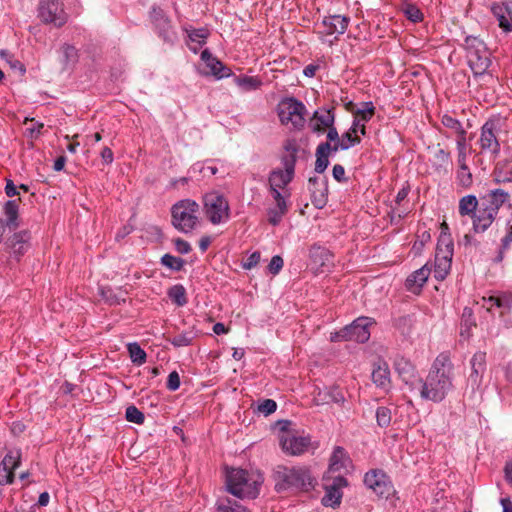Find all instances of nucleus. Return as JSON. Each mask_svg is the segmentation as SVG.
I'll use <instances>...</instances> for the list:
<instances>
[{"label": "nucleus", "mask_w": 512, "mask_h": 512, "mask_svg": "<svg viewBox=\"0 0 512 512\" xmlns=\"http://www.w3.org/2000/svg\"><path fill=\"white\" fill-rule=\"evenodd\" d=\"M454 365L447 353L439 354L423 380L420 379L416 391L422 400L442 402L454 389Z\"/></svg>", "instance_id": "1"}, {"label": "nucleus", "mask_w": 512, "mask_h": 512, "mask_svg": "<svg viewBox=\"0 0 512 512\" xmlns=\"http://www.w3.org/2000/svg\"><path fill=\"white\" fill-rule=\"evenodd\" d=\"M262 482L263 478L260 474L243 469L232 468L226 474L227 490L238 498H256Z\"/></svg>", "instance_id": "2"}, {"label": "nucleus", "mask_w": 512, "mask_h": 512, "mask_svg": "<svg viewBox=\"0 0 512 512\" xmlns=\"http://www.w3.org/2000/svg\"><path fill=\"white\" fill-rule=\"evenodd\" d=\"M275 490L284 492L289 489L309 491L314 487V479L305 467L288 468L279 466L274 473Z\"/></svg>", "instance_id": "3"}, {"label": "nucleus", "mask_w": 512, "mask_h": 512, "mask_svg": "<svg viewBox=\"0 0 512 512\" xmlns=\"http://www.w3.org/2000/svg\"><path fill=\"white\" fill-rule=\"evenodd\" d=\"M467 62L475 77L483 76L491 65L490 52L483 40L467 36L464 42Z\"/></svg>", "instance_id": "4"}, {"label": "nucleus", "mask_w": 512, "mask_h": 512, "mask_svg": "<svg viewBox=\"0 0 512 512\" xmlns=\"http://www.w3.org/2000/svg\"><path fill=\"white\" fill-rule=\"evenodd\" d=\"M199 205L191 199L176 202L171 208L172 224L182 233L191 232L197 225Z\"/></svg>", "instance_id": "5"}, {"label": "nucleus", "mask_w": 512, "mask_h": 512, "mask_svg": "<svg viewBox=\"0 0 512 512\" xmlns=\"http://www.w3.org/2000/svg\"><path fill=\"white\" fill-rule=\"evenodd\" d=\"M203 210L214 225L227 222L230 218L228 200L217 191L208 192L203 196Z\"/></svg>", "instance_id": "6"}, {"label": "nucleus", "mask_w": 512, "mask_h": 512, "mask_svg": "<svg viewBox=\"0 0 512 512\" xmlns=\"http://www.w3.org/2000/svg\"><path fill=\"white\" fill-rule=\"evenodd\" d=\"M277 111L282 124H291L296 129L304 126L306 107L301 101L293 97L284 98L279 102Z\"/></svg>", "instance_id": "7"}, {"label": "nucleus", "mask_w": 512, "mask_h": 512, "mask_svg": "<svg viewBox=\"0 0 512 512\" xmlns=\"http://www.w3.org/2000/svg\"><path fill=\"white\" fill-rule=\"evenodd\" d=\"M372 324V321L368 317H359L353 321L352 324L345 326L338 332L332 333L330 340L336 341H355L358 343H364L368 341L370 332L368 327Z\"/></svg>", "instance_id": "8"}, {"label": "nucleus", "mask_w": 512, "mask_h": 512, "mask_svg": "<svg viewBox=\"0 0 512 512\" xmlns=\"http://www.w3.org/2000/svg\"><path fill=\"white\" fill-rule=\"evenodd\" d=\"M501 130L500 119H489L481 127L479 144L484 152H489L495 158L500 154L499 132Z\"/></svg>", "instance_id": "9"}, {"label": "nucleus", "mask_w": 512, "mask_h": 512, "mask_svg": "<svg viewBox=\"0 0 512 512\" xmlns=\"http://www.w3.org/2000/svg\"><path fill=\"white\" fill-rule=\"evenodd\" d=\"M289 425L290 422L285 421L281 426V434L279 435L280 445L285 453L293 456L300 455L308 449L310 438L289 430Z\"/></svg>", "instance_id": "10"}, {"label": "nucleus", "mask_w": 512, "mask_h": 512, "mask_svg": "<svg viewBox=\"0 0 512 512\" xmlns=\"http://www.w3.org/2000/svg\"><path fill=\"white\" fill-rule=\"evenodd\" d=\"M38 16L44 23L53 24L55 27L63 26L68 20L60 0H40Z\"/></svg>", "instance_id": "11"}, {"label": "nucleus", "mask_w": 512, "mask_h": 512, "mask_svg": "<svg viewBox=\"0 0 512 512\" xmlns=\"http://www.w3.org/2000/svg\"><path fill=\"white\" fill-rule=\"evenodd\" d=\"M364 483L381 498H388L393 493L391 481L382 470H371L367 472L364 476Z\"/></svg>", "instance_id": "12"}, {"label": "nucleus", "mask_w": 512, "mask_h": 512, "mask_svg": "<svg viewBox=\"0 0 512 512\" xmlns=\"http://www.w3.org/2000/svg\"><path fill=\"white\" fill-rule=\"evenodd\" d=\"M394 369L409 391L414 393L421 377L411 361L403 356H397L394 360Z\"/></svg>", "instance_id": "13"}, {"label": "nucleus", "mask_w": 512, "mask_h": 512, "mask_svg": "<svg viewBox=\"0 0 512 512\" xmlns=\"http://www.w3.org/2000/svg\"><path fill=\"white\" fill-rule=\"evenodd\" d=\"M471 372L467 378V389L471 393L479 391L482 385L483 374L486 371V353L476 352L470 360Z\"/></svg>", "instance_id": "14"}, {"label": "nucleus", "mask_w": 512, "mask_h": 512, "mask_svg": "<svg viewBox=\"0 0 512 512\" xmlns=\"http://www.w3.org/2000/svg\"><path fill=\"white\" fill-rule=\"evenodd\" d=\"M282 165L284 170L275 169L269 175L270 190L284 189L294 177L295 167L293 158H282Z\"/></svg>", "instance_id": "15"}, {"label": "nucleus", "mask_w": 512, "mask_h": 512, "mask_svg": "<svg viewBox=\"0 0 512 512\" xmlns=\"http://www.w3.org/2000/svg\"><path fill=\"white\" fill-rule=\"evenodd\" d=\"M442 240L439 241L435 255L434 276L437 280H444L451 268L453 244L451 242L442 248Z\"/></svg>", "instance_id": "16"}, {"label": "nucleus", "mask_w": 512, "mask_h": 512, "mask_svg": "<svg viewBox=\"0 0 512 512\" xmlns=\"http://www.w3.org/2000/svg\"><path fill=\"white\" fill-rule=\"evenodd\" d=\"M21 452L10 450L0 464V485H9L14 481V470L20 466Z\"/></svg>", "instance_id": "17"}, {"label": "nucleus", "mask_w": 512, "mask_h": 512, "mask_svg": "<svg viewBox=\"0 0 512 512\" xmlns=\"http://www.w3.org/2000/svg\"><path fill=\"white\" fill-rule=\"evenodd\" d=\"M348 482L346 478L338 476L333 479L332 484L325 486V495L322 498V504L326 507H337L341 503V488L346 487Z\"/></svg>", "instance_id": "18"}, {"label": "nucleus", "mask_w": 512, "mask_h": 512, "mask_svg": "<svg viewBox=\"0 0 512 512\" xmlns=\"http://www.w3.org/2000/svg\"><path fill=\"white\" fill-rule=\"evenodd\" d=\"M333 110V108L325 107L317 109L310 120L311 130L315 133H323L325 129L332 126L335 121Z\"/></svg>", "instance_id": "19"}, {"label": "nucleus", "mask_w": 512, "mask_h": 512, "mask_svg": "<svg viewBox=\"0 0 512 512\" xmlns=\"http://www.w3.org/2000/svg\"><path fill=\"white\" fill-rule=\"evenodd\" d=\"M509 201V194L503 189L488 191L481 198V206L497 216L500 207Z\"/></svg>", "instance_id": "20"}, {"label": "nucleus", "mask_w": 512, "mask_h": 512, "mask_svg": "<svg viewBox=\"0 0 512 512\" xmlns=\"http://www.w3.org/2000/svg\"><path fill=\"white\" fill-rule=\"evenodd\" d=\"M493 15L499 22V27L504 32L512 31V0H503L500 4H493L491 7Z\"/></svg>", "instance_id": "21"}, {"label": "nucleus", "mask_w": 512, "mask_h": 512, "mask_svg": "<svg viewBox=\"0 0 512 512\" xmlns=\"http://www.w3.org/2000/svg\"><path fill=\"white\" fill-rule=\"evenodd\" d=\"M350 19L346 16L342 15H330L326 16L322 20V33H325L326 35H332V34H344Z\"/></svg>", "instance_id": "22"}, {"label": "nucleus", "mask_w": 512, "mask_h": 512, "mask_svg": "<svg viewBox=\"0 0 512 512\" xmlns=\"http://www.w3.org/2000/svg\"><path fill=\"white\" fill-rule=\"evenodd\" d=\"M308 190L311 195V201L317 208H322L326 203L327 187L325 182L319 177H310L308 180Z\"/></svg>", "instance_id": "23"}, {"label": "nucleus", "mask_w": 512, "mask_h": 512, "mask_svg": "<svg viewBox=\"0 0 512 512\" xmlns=\"http://www.w3.org/2000/svg\"><path fill=\"white\" fill-rule=\"evenodd\" d=\"M429 275L430 269H428L426 266H423L418 270L414 271L406 279V289L414 294H418L421 291L423 285L428 280Z\"/></svg>", "instance_id": "24"}, {"label": "nucleus", "mask_w": 512, "mask_h": 512, "mask_svg": "<svg viewBox=\"0 0 512 512\" xmlns=\"http://www.w3.org/2000/svg\"><path fill=\"white\" fill-rule=\"evenodd\" d=\"M201 59L205 63L206 67L209 68V73L218 79L229 76V69H227L218 59L213 57L207 49L202 51Z\"/></svg>", "instance_id": "25"}, {"label": "nucleus", "mask_w": 512, "mask_h": 512, "mask_svg": "<svg viewBox=\"0 0 512 512\" xmlns=\"http://www.w3.org/2000/svg\"><path fill=\"white\" fill-rule=\"evenodd\" d=\"M473 229L476 233L486 231L496 218V215L481 206L472 216Z\"/></svg>", "instance_id": "26"}, {"label": "nucleus", "mask_w": 512, "mask_h": 512, "mask_svg": "<svg viewBox=\"0 0 512 512\" xmlns=\"http://www.w3.org/2000/svg\"><path fill=\"white\" fill-rule=\"evenodd\" d=\"M372 381L377 386L384 390L390 387V371L389 367L385 362H379L375 364L372 371Z\"/></svg>", "instance_id": "27"}, {"label": "nucleus", "mask_w": 512, "mask_h": 512, "mask_svg": "<svg viewBox=\"0 0 512 512\" xmlns=\"http://www.w3.org/2000/svg\"><path fill=\"white\" fill-rule=\"evenodd\" d=\"M330 142H323L317 146L315 171L319 174L323 173L329 165V154L332 152Z\"/></svg>", "instance_id": "28"}, {"label": "nucleus", "mask_w": 512, "mask_h": 512, "mask_svg": "<svg viewBox=\"0 0 512 512\" xmlns=\"http://www.w3.org/2000/svg\"><path fill=\"white\" fill-rule=\"evenodd\" d=\"M154 23L159 30V34L165 41H172L174 33L171 30L170 20L165 17L161 12H157L154 16Z\"/></svg>", "instance_id": "29"}, {"label": "nucleus", "mask_w": 512, "mask_h": 512, "mask_svg": "<svg viewBox=\"0 0 512 512\" xmlns=\"http://www.w3.org/2000/svg\"><path fill=\"white\" fill-rule=\"evenodd\" d=\"M29 239L30 235L27 231L15 233L10 240L13 253L17 256L23 255L28 248Z\"/></svg>", "instance_id": "30"}, {"label": "nucleus", "mask_w": 512, "mask_h": 512, "mask_svg": "<svg viewBox=\"0 0 512 512\" xmlns=\"http://www.w3.org/2000/svg\"><path fill=\"white\" fill-rule=\"evenodd\" d=\"M215 508L217 512H250L245 506L228 497L219 498Z\"/></svg>", "instance_id": "31"}, {"label": "nucleus", "mask_w": 512, "mask_h": 512, "mask_svg": "<svg viewBox=\"0 0 512 512\" xmlns=\"http://www.w3.org/2000/svg\"><path fill=\"white\" fill-rule=\"evenodd\" d=\"M310 260L316 267H324L331 258L330 252L323 247L320 246H313L310 249Z\"/></svg>", "instance_id": "32"}, {"label": "nucleus", "mask_w": 512, "mask_h": 512, "mask_svg": "<svg viewBox=\"0 0 512 512\" xmlns=\"http://www.w3.org/2000/svg\"><path fill=\"white\" fill-rule=\"evenodd\" d=\"M360 141H361L360 137H358L357 135H355L353 132H351L349 130L342 135V137L340 138V141H338L332 145V147H333L332 152L335 153L338 150H347L350 147H352L356 144H359Z\"/></svg>", "instance_id": "33"}, {"label": "nucleus", "mask_w": 512, "mask_h": 512, "mask_svg": "<svg viewBox=\"0 0 512 512\" xmlns=\"http://www.w3.org/2000/svg\"><path fill=\"white\" fill-rule=\"evenodd\" d=\"M478 200L474 195H467L459 201V213L462 216H473L477 212Z\"/></svg>", "instance_id": "34"}, {"label": "nucleus", "mask_w": 512, "mask_h": 512, "mask_svg": "<svg viewBox=\"0 0 512 512\" xmlns=\"http://www.w3.org/2000/svg\"><path fill=\"white\" fill-rule=\"evenodd\" d=\"M5 215L7 217L5 226L16 228L18 226V203L16 200H9L4 206Z\"/></svg>", "instance_id": "35"}, {"label": "nucleus", "mask_w": 512, "mask_h": 512, "mask_svg": "<svg viewBox=\"0 0 512 512\" xmlns=\"http://www.w3.org/2000/svg\"><path fill=\"white\" fill-rule=\"evenodd\" d=\"M235 82L243 91L257 90L262 85V81L253 76H240L235 79Z\"/></svg>", "instance_id": "36"}, {"label": "nucleus", "mask_w": 512, "mask_h": 512, "mask_svg": "<svg viewBox=\"0 0 512 512\" xmlns=\"http://www.w3.org/2000/svg\"><path fill=\"white\" fill-rule=\"evenodd\" d=\"M131 361L134 364L142 365L146 361V352L136 342L129 343L127 346Z\"/></svg>", "instance_id": "37"}, {"label": "nucleus", "mask_w": 512, "mask_h": 512, "mask_svg": "<svg viewBox=\"0 0 512 512\" xmlns=\"http://www.w3.org/2000/svg\"><path fill=\"white\" fill-rule=\"evenodd\" d=\"M168 296L178 306H184L187 303L186 290L182 285H174L169 289Z\"/></svg>", "instance_id": "38"}, {"label": "nucleus", "mask_w": 512, "mask_h": 512, "mask_svg": "<svg viewBox=\"0 0 512 512\" xmlns=\"http://www.w3.org/2000/svg\"><path fill=\"white\" fill-rule=\"evenodd\" d=\"M375 107L372 102H365L362 104V108L357 109L354 112V118L361 119L362 123L368 122L374 115Z\"/></svg>", "instance_id": "39"}, {"label": "nucleus", "mask_w": 512, "mask_h": 512, "mask_svg": "<svg viewBox=\"0 0 512 512\" xmlns=\"http://www.w3.org/2000/svg\"><path fill=\"white\" fill-rule=\"evenodd\" d=\"M161 263L173 271H180L182 270L185 261L182 258L175 257L171 254H165L161 258Z\"/></svg>", "instance_id": "40"}, {"label": "nucleus", "mask_w": 512, "mask_h": 512, "mask_svg": "<svg viewBox=\"0 0 512 512\" xmlns=\"http://www.w3.org/2000/svg\"><path fill=\"white\" fill-rule=\"evenodd\" d=\"M441 124L445 128L452 130L456 134H462V131L465 130L462 127L461 122L449 114H444L441 116Z\"/></svg>", "instance_id": "41"}, {"label": "nucleus", "mask_w": 512, "mask_h": 512, "mask_svg": "<svg viewBox=\"0 0 512 512\" xmlns=\"http://www.w3.org/2000/svg\"><path fill=\"white\" fill-rule=\"evenodd\" d=\"M345 458V451L342 447L337 446L334 448L333 454L330 459V469L337 471L340 470L344 464L343 459Z\"/></svg>", "instance_id": "42"}, {"label": "nucleus", "mask_w": 512, "mask_h": 512, "mask_svg": "<svg viewBox=\"0 0 512 512\" xmlns=\"http://www.w3.org/2000/svg\"><path fill=\"white\" fill-rule=\"evenodd\" d=\"M194 339V333L191 331H186L174 336L170 342L174 347H185L192 344Z\"/></svg>", "instance_id": "43"}, {"label": "nucleus", "mask_w": 512, "mask_h": 512, "mask_svg": "<svg viewBox=\"0 0 512 512\" xmlns=\"http://www.w3.org/2000/svg\"><path fill=\"white\" fill-rule=\"evenodd\" d=\"M457 181L460 186L468 188L473 183L472 173L468 166L459 167L457 171Z\"/></svg>", "instance_id": "44"}, {"label": "nucleus", "mask_w": 512, "mask_h": 512, "mask_svg": "<svg viewBox=\"0 0 512 512\" xmlns=\"http://www.w3.org/2000/svg\"><path fill=\"white\" fill-rule=\"evenodd\" d=\"M125 418L128 422L136 424H142L145 420L144 414L133 405L126 408Z\"/></svg>", "instance_id": "45"}, {"label": "nucleus", "mask_w": 512, "mask_h": 512, "mask_svg": "<svg viewBox=\"0 0 512 512\" xmlns=\"http://www.w3.org/2000/svg\"><path fill=\"white\" fill-rule=\"evenodd\" d=\"M376 420L380 427H388L391 423V410L387 407H379L376 411Z\"/></svg>", "instance_id": "46"}, {"label": "nucleus", "mask_w": 512, "mask_h": 512, "mask_svg": "<svg viewBox=\"0 0 512 512\" xmlns=\"http://www.w3.org/2000/svg\"><path fill=\"white\" fill-rule=\"evenodd\" d=\"M288 209H282L277 207H272L268 209V221L273 226L278 225L283 216L287 213Z\"/></svg>", "instance_id": "47"}, {"label": "nucleus", "mask_w": 512, "mask_h": 512, "mask_svg": "<svg viewBox=\"0 0 512 512\" xmlns=\"http://www.w3.org/2000/svg\"><path fill=\"white\" fill-rule=\"evenodd\" d=\"M489 301H494L499 308L512 310V292L504 293L499 297H491Z\"/></svg>", "instance_id": "48"}, {"label": "nucleus", "mask_w": 512, "mask_h": 512, "mask_svg": "<svg viewBox=\"0 0 512 512\" xmlns=\"http://www.w3.org/2000/svg\"><path fill=\"white\" fill-rule=\"evenodd\" d=\"M405 16L412 22L417 23L422 20L423 14L420 9L412 4H407L404 7Z\"/></svg>", "instance_id": "49"}, {"label": "nucleus", "mask_w": 512, "mask_h": 512, "mask_svg": "<svg viewBox=\"0 0 512 512\" xmlns=\"http://www.w3.org/2000/svg\"><path fill=\"white\" fill-rule=\"evenodd\" d=\"M472 310L469 308H464L462 314V323H461V335L465 334L469 335L470 328L474 325L472 319Z\"/></svg>", "instance_id": "50"}, {"label": "nucleus", "mask_w": 512, "mask_h": 512, "mask_svg": "<svg viewBox=\"0 0 512 512\" xmlns=\"http://www.w3.org/2000/svg\"><path fill=\"white\" fill-rule=\"evenodd\" d=\"M276 408L277 404L272 399H265L258 405V411L264 414L265 416L275 412Z\"/></svg>", "instance_id": "51"}, {"label": "nucleus", "mask_w": 512, "mask_h": 512, "mask_svg": "<svg viewBox=\"0 0 512 512\" xmlns=\"http://www.w3.org/2000/svg\"><path fill=\"white\" fill-rule=\"evenodd\" d=\"M284 149L286 151V155H284L282 158H293L294 165L296 164L297 160V153H298V145L294 140H288L286 141L284 145Z\"/></svg>", "instance_id": "52"}, {"label": "nucleus", "mask_w": 512, "mask_h": 512, "mask_svg": "<svg viewBox=\"0 0 512 512\" xmlns=\"http://www.w3.org/2000/svg\"><path fill=\"white\" fill-rule=\"evenodd\" d=\"M208 36L206 29H194L189 33V38L192 42H197L199 45L205 43V39Z\"/></svg>", "instance_id": "53"}, {"label": "nucleus", "mask_w": 512, "mask_h": 512, "mask_svg": "<svg viewBox=\"0 0 512 512\" xmlns=\"http://www.w3.org/2000/svg\"><path fill=\"white\" fill-rule=\"evenodd\" d=\"M271 195L275 201V207L282 208V209H288L286 198L289 197V194L285 195L280 192V190H270Z\"/></svg>", "instance_id": "54"}, {"label": "nucleus", "mask_w": 512, "mask_h": 512, "mask_svg": "<svg viewBox=\"0 0 512 512\" xmlns=\"http://www.w3.org/2000/svg\"><path fill=\"white\" fill-rule=\"evenodd\" d=\"M325 395L328 396V403H343L345 401L344 394L338 388H331L329 390H325Z\"/></svg>", "instance_id": "55"}, {"label": "nucleus", "mask_w": 512, "mask_h": 512, "mask_svg": "<svg viewBox=\"0 0 512 512\" xmlns=\"http://www.w3.org/2000/svg\"><path fill=\"white\" fill-rule=\"evenodd\" d=\"M283 265H284L283 259L279 255H275L272 257V259L268 265V270L271 274L277 275L283 268Z\"/></svg>", "instance_id": "56"}, {"label": "nucleus", "mask_w": 512, "mask_h": 512, "mask_svg": "<svg viewBox=\"0 0 512 512\" xmlns=\"http://www.w3.org/2000/svg\"><path fill=\"white\" fill-rule=\"evenodd\" d=\"M512 243V225L508 228V232L505 237L501 240V248L499 251V255L497 256V260L501 261L503 259V253L507 250Z\"/></svg>", "instance_id": "57"}, {"label": "nucleus", "mask_w": 512, "mask_h": 512, "mask_svg": "<svg viewBox=\"0 0 512 512\" xmlns=\"http://www.w3.org/2000/svg\"><path fill=\"white\" fill-rule=\"evenodd\" d=\"M167 389L170 391H176L180 387V376L177 371H172L167 380Z\"/></svg>", "instance_id": "58"}, {"label": "nucleus", "mask_w": 512, "mask_h": 512, "mask_svg": "<svg viewBox=\"0 0 512 512\" xmlns=\"http://www.w3.org/2000/svg\"><path fill=\"white\" fill-rule=\"evenodd\" d=\"M174 245H175V249L180 254H188L191 251L190 244L181 238L175 239Z\"/></svg>", "instance_id": "59"}, {"label": "nucleus", "mask_w": 512, "mask_h": 512, "mask_svg": "<svg viewBox=\"0 0 512 512\" xmlns=\"http://www.w3.org/2000/svg\"><path fill=\"white\" fill-rule=\"evenodd\" d=\"M260 253L259 252H253L247 259L246 261L243 263V268L244 269H247V270H250L252 269L253 267H255L259 261H260Z\"/></svg>", "instance_id": "60"}, {"label": "nucleus", "mask_w": 512, "mask_h": 512, "mask_svg": "<svg viewBox=\"0 0 512 512\" xmlns=\"http://www.w3.org/2000/svg\"><path fill=\"white\" fill-rule=\"evenodd\" d=\"M333 177L336 181L342 182L345 181V169L340 164H335L332 169Z\"/></svg>", "instance_id": "61"}, {"label": "nucleus", "mask_w": 512, "mask_h": 512, "mask_svg": "<svg viewBox=\"0 0 512 512\" xmlns=\"http://www.w3.org/2000/svg\"><path fill=\"white\" fill-rule=\"evenodd\" d=\"M351 132H353L355 135L357 133H361L362 135H365L366 133V127L365 124L361 122V119L354 118L352 126L349 129Z\"/></svg>", "instance_id": "62"}, {"label": "nucleus", "mask_w": 512, "mask_h": 512, "mask_svg": "<svg viewBox=\"0 0 512 512\" xmlns=\"http://www.w3.org/2000/svg\"><path fill=\"white\" fill-rule=\"evenodd\" d=\"M43 128V124L42 123H38V122H33L32 121V124L30 127H28L26 129L28 135L31 137V138H36L40 135L41 133V129Z\"/></svg>", "instance_id": "63"}, {"label": "nucleus", "mask_w": 512, "mask_h": 512, "mask_svg": "<svg viewBox=\"0 0 512 512\" xmlns=\"http://www.w3.org/2000/svg\"><path fill=\"white\" fill-rule=\"evenodd\" d=\"M133 228L132 226L130 225H124L123 227H121L116 235H115V240L116 241H121L122 239H124L127 235H129L131 232H132Z\"/></svg>", "instance_id": "64"}]
</instances>
